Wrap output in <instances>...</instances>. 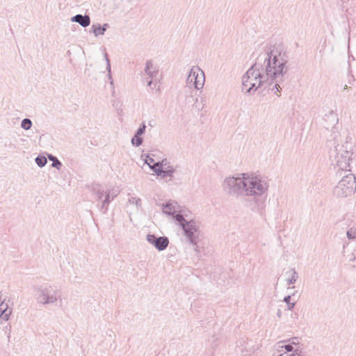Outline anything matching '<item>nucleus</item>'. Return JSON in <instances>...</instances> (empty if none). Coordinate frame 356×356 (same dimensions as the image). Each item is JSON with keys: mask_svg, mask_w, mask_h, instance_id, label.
I'll return each instance as SVG.
<instances>
[{"mask_svg": "<svg viewBox=\"0 0 356 356\" xmlns=\"http://www.w3.org/2000/svg\"><path fill=\"white\" fill-rule=\"evenodd\" d=\"M154 163V160L150 156L147 155L146 159L145 161V163L147 164L149 166Z\"/></svg>", "mask_w": 356, "mask_h": 356, "instance_id": "obj_30", "label": "nucleus"}, {"mask_svg": "<svg viewBox=\"0 0 356 356\" xmlns=\"http://www.w3.org/2000/svg\"><path fill=\"white\" fill-rule=\"evenodd\" d=\"M205 98L204 97H201L200 98V105L199 106V109L200 110H202L204 108V106H205Z\"/></svg>", "mask_w": 356, "mask_h": 356, "instance_id": "obj_31", "label": "nucleus"}, {"mask_svg": "<svg viewBox=\"0 0 356 356\" xmlns=\"http://www.w3.org/2000/svg\"><path fill=\"white\" fill-rule=\"evenodd\" d=\"M291 296L290 295L284 297V302L286 303L289 310H291L296 305V302H291Z\"/></svg>", "mask_w": 356, "mask_h": 356, "instance_id": "obj_28", "label": "nucleus"}, {"mask_svg": "<svg viewBox=\"0 0 356 356\" xmlns=\"http://www.w3.org/2000/svg\"><path fill=\"white\" fill-rule=\"evenodd\" d=\"M101 27L102 28L103 31L105 32L109 28V25L108 24L105 23L103 25H101Z\"/></svg>", "mask_w": 356, "mask_h": 356, "instance_id": "obj_34", "label": "nucleus"}, {"mask_svg": "<svg viewBox=\"0 0 356 356\" xmlns=\"http://www.w3.org/2000/svg\"><path fill=\"white\" fill-rule=\"evenodd\" d=\"M143 138L140 137V135H137L135 134L134 137L131 139V144L135 147H139L143 143Z\"/></svg>", "mask_w": 356, "mask_h": 356, "instance_id": "obj_23", "label": "nucleus"}, {"mask_svg": "<svg viewBox=\"0 0 356 356\" xmlns=\"http://www.w3.org/2000/svg\"><path fill=\"white\" fill-rule=\"evenodd\" d=\"M286 63L284 55L274 52L270 47L261 53L254 64L242 76V91L252 95L259 88L268 87L279 97L280 83L283 81L284 75L287 72Z\"/></svg>", "mask_w": 356, "mask_h": 356, "instance_id": "obj_1", "label": "nucleus"}, {"mask_svg": "<svg viewBox=\"0 0 356 356\" xmlns=\"http://www.w3.org/2000/svg\"><path fill=\"white\" fill-rule=\"evenodd\" d=\"M347 88V85H345L344 86V89H346Z\"/></svg>", "mask_w": 356, "mask_h": 356, "instance_id": "obj_38", "label": "nucleus"}, {"mask_svg": "<svg viewBox=\"0 0 356 356\" xmlns=\"http://www.w3.org/2000/svg\"><path fill=\"white\" fill-rule=\"evenodd\" d=\"M36 300L42 305H56L58 300L61 302L60 291L51 285H41L35 289Z\"/></svg>", "mask_w": 356, "mask_h": 356, "instance_id": "obj_4", "label": "nucleus"}, {"mask_svg": "<svg viewBox=\"0 0 356 356\" xmlns=\"http://www.w3.org/2000/svg\"><path fill=\"white\" fill-rule=\"evenodd\" d=\"M193 77H189V74L188 75L187 78H186V83L188 85H190V84H193Z\"/></svg>", "mask_w": 356, "mask_h": 356, "instance_id": "obj_33", "label": "nucleus"}, {"mask_svg": "<svg viewBox=\"0 0 356 356\" xmlns=\"http://www.w3.org/2000/svg\"><path fill=\"white\" fill-rule=\"evenodd\" d=\"M189 77H193V86L199 90L203 88L205 83V75L202 70L197 66H193L189 71Z\"/></svg>", "mask_w": 356, "mask_h": 356, "instance_id": "obj_7", "label": "nucleus"}, {"mask_svg": "<svg viewBox=\"0 0 356 356\" xmlns=\"http://www.w3.org/2000/svg\"><path fill=\"white\" fill-rule=\"evenodd\" d=\"M176 170L177 166L174 167L167 159H164L163 165L162 168L163 172L162 175H161V177L162 178L169 177L170 179L172 180Z\"/></svg>", "mask_w": 356, "mask_h": 356, "instance_id": "obj_10", "label": "nucleus"}, {"mask_svg": "<svg viewBox=\"0 0 356 356\" xmlns=\"http://www.w3.org/2000/svg\"><path fill=\"white\" fill-rule=\"evenodd\" d=\"M332 163L338 168L339 170L350 171L351 156L353 153L347 149V147L343 145H337L334 150L330 152Z\"/></svg>", "mask_w": 356, "mask_h": 356, "instance_id": "obj_5", "label": "nucleus"}, {"mask_svg": "<svg viewBox=\"0 0 356 356\" xmlns=\"http://www.w3.org/2000/svg\"><path fill=\"white\" fill-rule=\"evenodd\" d=\"M277 316L278 317H281L282 316V311L280 309H278L277 312Z\"/></svg>", "mask_w": 356, "mask_h": 356, "instance_id": "obj_35", "label": "nucleus"}, {"mask_svg": "<svg viewBox=\"0 0 356 356\" xmlns=\"http://www.w3.org/2000/svg\"><path fill=\"white\" fill-rule=\"evenodd\" d=\"M109 193V199L111 200V201L118 195L120 193V191L118 188H111L105 192V196L107 195Z\"/></svg>", "mask_w": 356, "mask_h": 356, "instance_id": "obj_22", "label": "nucleus"}, {"mask_svg": "<svg viewBox=\"0 0 356 356\" xmlns=\"http://www.w3.org/2000/svg\"><path fill=\"white\" fill-rule=\"evenodd\" d=\"M104 58H105V60L106 61V70L108 72V79L110 81V84L111 86H113V79H112V76H111V64H110V61H109V59H108L107 54H104Z\"/></svg>", "mask_w": 356, "mask_h": 356, "instance_id": "obj_20", "label": "nucleus"}, {"mask_svg": "<svg viewBox=\"0 0 356 356\" xmlns=\"http://www.w3.org/2000/svg\"><path fill=\"white\" fill-rule=\"evenodd\" d=\"M105 192L106 191L98 184L92 187V193L97 195L99 200H101L104 196L105 197Z\"/></svg>", "mask_w": 356, "mask_h": 356, "instance_id": "obj_17", "label": "nucleus"}, {"mask_svg": "<svg viewBox=\"0 0 356 356\" xmlns=\"http://www.w3.org/2000/svg\"><path fill=\"white\" fill-rule=\"evenodd\" d=\"M324 127L326 129H331L334 131L335 126L338 123V115L333 111H329L328 113L325 114L324 118Z\"/></svg>", "mask_w": 356, "mask_h": 356, "instance_id": "obj_9", "label": "nucleus"}, {"mask_svg": "<svg viewBox=\"0 0 356 356\" xmlns=\"http://www.w3.org/2000/svg\"><path fill=\"white\" fill-rule=\"evenodd\" d=\"M194 246V250L197 252H199V250H198V246L197 245V244L195 245H193Z\"/></svg>", "mask_w": 356, "mask_h": 356, "instance_id": "obj_37", "label": "nucleus"}, {"mask_svg": "<svg viewBox=\"0 0 356 356\" xmlns=\"http://www.w3.org/2000/svg\"><path fill=\"white\" fill-rule=\"evenodd\" d=\"M145 129H146V125H145V123H143V124L140 126V127L137 129V131H136V134L137 135H140V136H141V135H143V134L145 133Z\"/></svg>", "mask_w": 356, "mask_h": 356, "instance_id": "obj_29", "label": "nucleus"}, {"mask_svg": "<svg viewBox=\"0 0 356 356\" xmlns=\"http://www.w3.org/2000/svg\"><path fill=\"white\" fill-rule=\"evenodd\" d=\"M176 223L183 229L184 236L188 242L195 245L200 236V223L193 219H187L181 213H177L174 216Z\"/></svg>", "mask_w": 356, "mask_h": 356, "instance_id": "obj_3", "label": "nucleus"}, {"mask_svg": "<svg viewBox=\"0 0 356 356\" xmlns=\"http://www.w3.org/2000/svg\"><path fill=\"white\" fill-rule=\"evenodd\" d=\"M147 241L154 246L159 251H163L167 248L169 244V239L166 236H156L154 234H147Z\"/></svg>", "mask_w": 356, "mask_h": 356, "instance_id": "obj_8", "label": "nucleus"}, {"mask_svg": "<svg viewBox=\"0 0 356 356\" xmlns=\"http://www.w3.org/2000/svg\"><path fill=\"white\" fill-rule=\"evenodd\" d=\"M47 158L52 161V167L56 168L58 170L60 169L62 163L56 156L49 154L47 155Z\"/></svg>", "mask_w": 356, "mask_h": 356, "instance_id": "obj_18", "label": "nucleus"}, {"mask_svg": "<svg viewBox=\"0 0 356 356\" xmlns=\"http://www.w3.org/2000/svg\"><path fill=\"white\" fill-rule=\"evenodd\" d=\"M128 202L131 204H135L136 207H140L141 206V200L140 198H136L129 195Z\"/></svg>", "mask_w": 356, "mask_h": 356, "instance_id": "obj_27", "label": "nucleus"}, {"mask_svg": "<svg viewBox=\"0 0 356 356\" xmlns=\"http://www.w3.org/2000/svg\"><path fill=\"white\" fill-rule=\"evenodd\" d=\"M284 341H280L278 343L277 348L279 352L292 353L295 350L299 352L298 349H295L294 347L291 343L283 344Z\"/></svg>", "mask_w": 356, "mask_h": 356, "instance_id": "obj_14", "label": "nucleus"}, {"mask_svg": "<svg viewBox=\"0 0 356 356\" xmlns=\"http://www.w3.org/2000/svg\"><path fill=\"white\" fill-rule=\"evenodd\" d=\"M291 343H290L291 344H292V346H293L294 345H298L299 343V341H298V338H293L291 339Z\"/></svg>", "mask_w": 356, "mask_h": 356, "instance_id": "obj_32", "label": "nucleus"}, {"mask_svg": "<svg viewBox=\"0 0 356 356\" xmlns=\"http://www.w3.org/2000/svg\"><path fill=\"white\" fill-rule=\"evenodd\" d=\"M291 273V277L286 279V284L291 285L295 284L298 279V274L296 271L295 268H292L289 272H286V274Z\"/></svg>", "mask_w": 356, "mask_h": 356, "instance_id": "obj_16", "label": "nucleus"}, {"mask_svg": "<svg viewBox=\"0 0 356 356\" xmlns=\"http://www.w3.org/2000/svg\"><path fill=\"white\" fill-rule=\"evenodd\" d=\"M163 161H164V159L160 161L154 162L153 164L149 165V168L153 172H154L157 176L161 177V175H162V172H163L162 168L163 165Z\"/></svg>", "mask_w": 356, "mask_h": 356, "instance_id": "obj_15", "label": "nucleus"}, {"mask_svg": "<svg viewBox=\"0 0 356 356\" xmlns=\"http://www.w3.org/2000/svg\"><path fill=\"white\" fill-rule=\"evenodd\" d=\"M145 73L150 79H153L158 73V69L154 66L151 60H147L145 64Z\"/></svg>", "mask_w": 356, "mask_h": 356, "instance_id": "obj_13", "label": "nucleus"}, {"mask_svg": "<svg viewBox=\"0 0 356 356\" xmlns=\"http://www.w3.org/2000/svg\"><path fill=\"white\" fill-rule=\"evenodd\" d=\"M71 22L78 23L81 26L86 28L90 24V18L87 15L77 14L71 17Z\"/></svg>", "mask_w": 356, "mask_h": 356, "instance_id": "obj_12", "label": "nucleus"}, {"mask_svg": "<svg viewBox=\"0 0 356 356\" xmlns=\"http://www.w3.org/2000/svg\"><path fill=\"white\" fill-rule=\"evenodd\" d=\"M356 189V178L353 174H348L339 181L333 189V194L337 198H346L350 196Z\"/></svg>", "mask_w": 356, "mask_h": 356, "instance_id": "obj_6", "label": "nucleus"}, {"mask_svg": "<svg viewBox=\"0 0 356 356\" xmlns=\"http://www.w3.org/2000/svg\"><path fill=\"white\" fill-rule=\"evenodd\" d=\"M92 32H93L94 35L96 37L104 35V31H103V29L101 27V24H92Z\"/></svg>", "mask_w": 356, "mask_h": 356, "instance_id": "obj_19", "label": "nucleus"}, {"mask_svg": "<svg viewBox=\"0 0 356 356\" xmlns=\"http://www.w3.org/2000/svg\"><path fill=\"white\" fill-rule=\"evenodd\" d=\"M222 187L229 195L255 197L263 195L268 190V185L257 175L243 173L242 177H227Z\"/></svg>", "mask_w": 356, "mask_h": 356, "instance_id": "obj_2", "label": "nucleus"}, {"mask_svg": "<svg viewBox=\"0 0 356 356\" xmlns=\"http://www.w3.org/2000/svg\"><path fill=\"white\" fill-rule=\"evenodd\" d=\"M152 83H153V81H152V80L151 79L149 81H147V86H151Z\"/></svg>", "mask_w": 356, "mask_h": 356, "instance_id": "obj_36", "label": "nucleus"}, {"mask_svg": "<svg viewBox=\"0 0 356 356\" xmlns=\"http://www.w3.org/2000/svg\"><path fill=\"white\" fill-rule=\"evenodd\" d=\"M346 236L349 240H354L356 238V227H350L346 232Z\"/></svg>", "mask_w": 356, "mask_h": 356, "instance_id": "obj_26", "label": "nucleus"}, {"mask_svg": "<svg viewBox=\"0 0 356 356\" xmlns=\"http://www.w3.org/2000/svg\"><path fill=\"white\" fill-rule=\"evenodd\" d=\"M177 209L178 205L174 202H168L162 204V211L168 216H172L174 217L178 213Z\"/></svg>", "mask_w": 356, "mask_h": 356, "instance_id": "obj_11", "label": "nucleus"}, {"mask_svg": "<svg viewBox=\"0 0 356 356\" xmlns=\"http://www.w3.org/2000/svg\"><path fill=\"white\" fill-rule=\"evenodd\" d=\"M111 202V200L109 199V193H108L107 195H106L104 200L102 201V205L100 207V209L102 211H103L104 213H106V211L108 210L107 206L110 204Z\"/></svg>", "mask_w": 356, "mask_h": 356, "instance_id": "obj_21", "label": "nucleus"}, {"mask_svg": "<svg viewBox=\"0 0 356 356\" xmlns=\"http://www.w3.org/2000/svg\"><path fill=\"white\" fill-rule=\"evenodd\" d=\"M32 124V121L30 119L24 118L21 122V127L24 130H29Z\"/></svg>", "mask_w": 356, "mask_h": 356, "instance_id": "obj_25", "label": "nucleus"}, {"mask_svg": "<svg viewBox=\"0 0 356 356\" xmlns=\"http://www.w3.org/2000/svg\"><path fill=\"white\" fill-rule=\"evenodd\" d=\"M35 161L36 164L40 168L44 167L47 163V158L44 156H38Z\"/></svg>", "mask_w": 356, "mask_h": 356, "instance_id": "obj_24", "label": "nucleus"}]
</instances>
